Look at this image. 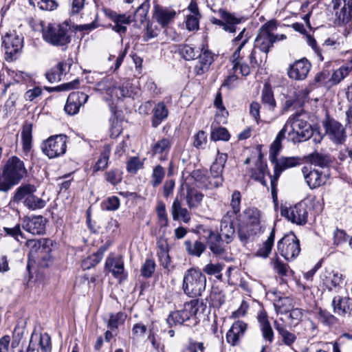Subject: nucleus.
I'll return each mask as SVG.
<instances>
[{
	"label": "nucleus",
	"instance_id": "obj_1",
	"mask_svg": "<svg viewBox=\"0 0 352 352\" xmlns=\"http://www.w3.org/2000/svg\"><path fill=\"white\" fill-rule=\"evenodd\" d=\"M276 21L271 20L263 24L254 40V48L250 54L251 66L256 68L265 61L267 54L273 47L274 43V31L276 30Z\"/></svg>",
	"mask_w": 352,
	"mask_h": 352
},
{
	"label": "nucleus",
	"instance_id": "obj_2",
	"mask_svg": "<svg viewBox=\"0 0 352 352\" xmlns=\"http://www.w3.org/2000/svg\"><path fill=\"white\" fill-rule=\"evenodd\" d=\"M148 10V6L141 4L135 12L134 14L129 12L118 13L111 10L105 11L106 16L113 22L111 29L120 35L126 32V26L133 21L143 23L146 19Z\"/></svg>",
	"mask_w": 352,
	"mask_h": 352
},
{
	"label": "nucleus",
	"instance_id": "obj_3",
	"mask_svg": "<svg viewBox=\"0 0 352 352\" xmlns=\"http://www.w3.org/2000/svg\"><path fill=\"white\" fill-rule=\"evenodd\" d=\"M203 303L198 300H192L184 305L183 309L171 312L166 319L170 327L184 324L194 327L199 322L198 315L204 311Z\"/></svg>",
	"mask_w": 352,
	"mask_h": 352
},
{
	"label": "nucleus",
	"instance_id": "obj_4",
	"mask_svg": "<svg viewBox=\"0 0 352 352\" xmlns=\"http://www.w3.org/2000/svg\"><path fill=\"white\" fill-rule=\"evenodd\" d=\"M41 32L43 40L51 45L67 48L71 42L72 37L67 26L56 23L44 25L41 22Z\"/></svg>",
	"mask_w": 352,
	"mask_h": 352
},
{
	"label": "nucleus",
	"instance_id": "obj_5",
	"mask_svg": "<svg viewBox=\"0 0 352 352\" xmlns=\"http://www.w3.org/2000/svg\"><path fill=\"white\" fill-rule=\"evenodd\" d=\"M287 126L291 128L288 136L294 144L305 142L313 135V126L302 118L300 113H296L290 116L287 120Z\"/></svg>",
	"mask_w": 352,
	"mask_h": 352
},
{
	"label": "nucleus",
	"instance_id": "obj_6",
	"mask_svg": "<svg viewBox=\"0 0 352 352\" xmlns=\"http://www.w3.org/2000/svg\"><path fill=\"white\" fill-rule=\"evenodd\" d=\"M206 286L205 275L196 268H190L184 274L183 278V289L190 297L195 298L201 296Z\"/></svg>",
	"mask_w": 352,
	"mask_h": 352
},
{
	"label": "nucleus",
	"instance_id": "obj_7",
	"mask_svg": "<svg viewBox=\"0 0 352 352\" xmlns=\"http://www.w3.org/2000/svg\"><path fill=\"white\" fill-rule=\"evenodd\" d=\"M277 248L280 255L287 261H292L300 252V241L293 232H291L278 241Z\"/></svg>",
	"mask_w": 352,
	"mask_h": 352
},
{
	"label": "nucleus",
	"instance_id": "obj_8",
	"mask_svg": "<svg viewBox=\"0 0 352 352\" xmlns=\"http://www.w3.org/2000/svg\"><path fill=\"white\" fill-rule=\"evenodd\" d=\"M67 137L64 135L52 136L42 144L43 152L49 157L54 158L63 155L67 149Z\"/></svg>",
	"mask_w": 352,
	"mask_h": 352
},
{
	"label": "nucleus",
	"instance_id": "obj_9",
	"mask_svg": "<svg viewBox=\"0 0 352 352\" xmlns=\"http://www.w3.org/2000/svg\"><path fill=\"white\" fill-rule=\"evenodd\" d=\"M217 12L221 19H217L212 17L210 21L217 25L222 27L223 30L229 33H234L236 31V25L240 24L243 21V17L236 16L227 10L220 8Z\"/></svg>",
	"mask_w": 352,
	"mask_h": 352
},
{
	"label": "nucleus",
	"instance_id": "obj_10",
	"mask_svg": "<svg viewBox=\"0 0 352 352\" xmlns=\"http://www.w3.org/2000/svg\"><path fill=\"white\" fill-rule=\"evenodd\" d=\"M301 172L307 184L311 189L324 185L328 179L327 173L315 168L312 165L303 166Z\"/></svg>",
	"mask_w": 352,
	"mask_h": 352
},
{
	"label": "nucleus",
	"instance_id": "obj_11",
	"mask_svg": "<svg viewBox=\"0 0 352 352\" xmlns=\"http://www.w3.org/2000/svg\"><path fill=\"white\" fill-rule=\"evenodd\" d=\"M3 171L16 184H19L27 174L23 162L16 156L12 157L7 161Z\"/></svg>",
	"mask_w": 352,
	"mask_h": 352
},
{
	"label": "nucleus",
	"instance_id": "obj_12",
	"mask_svg": "<svg viewBox=\"0 0 352 352\" xmlns=\"http://www.w3.org/2000/svg\"><path fill=\"white\" fill-rule=\"evenodd\" d=\"M281 215L297 225H305L307 221L308 212L305 204L299 203L289 208H282Z\"/></svg>",
	"mask_w": 352,
	"mask_h": 352
},
{
	"label": "nucleus",
	"instance_id": "obj_13",
	"mask_svg": "<svg viewBox=\"0 0 352 352\" xmlns=\"http://www.w3.org/2000/svg\"><path fill=\"white\" fill-rule=\"evenodd\" d=\"M326 134L335 144H342L345 141L346 132L344 126L337 120L327 118L324 122Z\"/></svg>",
	"mask_w": 352,
	"mask_h": 352
},
{
	"label": "nucleus",
	"instance_id": "obj_14",
	"mask_svg": "<svg viewBox=\"0 0 352 352\" xmlns=\"http://www.w3.org/2000/svg\"><path fill=\"white\" fill-rule=\"evenodd\" d=\"M89 98L88 95L80 91L72 92L67 100L64 109L70 116L76 114L81 106L84 105Z\"/></svg>",
	"mask_w": 352,
	"mask_h": 352
},
{
	"label": "nucleus",
	"instance_id": "obj_15",
	"mask_svg": "<svg viewBox=\"0 0 352 352\" xmlns=\"http://www.w3.org/2000/svg\"><path fill=\"white\" fill-rule=\"evenodd\" d=\"M320 280L322 286L329 291L337 290L341 288L344 283L342 274L335 270H326L321 274Z\"/></svg>",
	"mask_w": 352,
	"mask_h": 352
},
{
	"label": "nucleus",
	"instance_id": "obj_16",
	"mask_svg": "<svg viewBox=\"0 0 352 352\" xmlns=\"http://www.w3.org/2000/svg\"><path fill=\"white\" fill-rule=\"evenodd\" d=\"M227 159V154L220 153L218 151L215 161L210 167V174L214 179V182L212 184L217 188L221 186L223 184V178L222 173Z\"/></svg>",
	"mask_w": 352,
	"mask_h": 352
},
{
	"label": "nucleus",
	"instance_id": "obj_17",
	"mask_svg": "<svg viewBox=\"0 0 352 352\" xmlns=\"http://www.w3.org/2000/svg\"><path fill=\"white\" fill-rule=\"evenodd\" d=\"M311 64L306 58L296 60L289 66L287 74L292 79L302 80L305 79L310 70Z\"/></svg>",
	"mask_w": 352,
	"mask_h": 352
},
{
	"label": "nucleus",
	"instance_id": "obj_18",
	"mask_svg": "<svg viewBox=\"0 0 352 352\" xmlns=\"http://www.w3.org/2000/svg\"><path fill=\"white\" fill-rule=\"evenodd\" d=\"M333 312L342 317L352 314V298L347 296H336L331 302Z\"/></svg>",
	"mask_w": 352,
	"mask_h": 352
},
{
	"label": "nucleus",
	"instance_id": "obj_19",
	"mask_svg": "<svg viewBox=\"0 0 352 352\" xmlns=\"http://www.w3.org/2000/svg\"><path fill=\"white\" fill-rule=\"evenodd\" d=\"M176 14V11L172 8L160 6L155 7L154 17L162 28H165L173 23Z\"/></svg>",
	"mask_w": 352,
	"mask_h": 352
},
{
	"label": "nucleus",
	"instance_id": "obj_20",
	"mask_svg": "<svg viewBox=\"0 0 352 352\" xmlns=\"http://www.w3.org/2000/svg\"><path fill=\"white\" fill-rule=\"evenodd\" d=\"M234 219L224 215L221 221L220 232L217 235L227 243H231L235 237V229L234 227Z\"/></svg>",
	"mask_w": 352,
	"mask_h": 352
},
{
	"label": "nucleus",
	"instance_id": "obj_21",
	"mask_svg": "<svg viewBox=\"0 0 352 352\" xmlns=\"http://www.w3.org/2000/svg\"><path fill=\"white\" fill-rule=\"evenodd\" d=\"M197 58L198 61L194 67V71L197 75L200 76L208 71L213 62V56L208 50L202 49L199 52Z\"/></svg>",
	"mask_w": 352,
	"mask_h": 352
},
{
	"label": "nucleus",
	"instance_id": "obj_22",
	"mask_svg": "<svg viewBox=\"0 0 352 352\" xmlns=\"http://www.w3.org/2000/svg\"><path fill=\"white\" fill-rule=\"evenodd\" d=\"M3 43L6 54L12 57L22 49L23 38L15 34H9L3 38Z\"/></svg>",
	"mask_w": 352,
	"mask_h": 352
},
{
	"label": "nucleus",
	"instance_id": "obj_23",
	"mask_svg": "<svg viewBox=\"0 0 352 352\" xmlns=\"http://www.w3.org/2000/svg\"><path fill=\"white\" fill-rule=\"evenodd\" d=\"M247 324L241 320L235 321L226 334V340L232 346L239 344V339L247 329Z\"/></svg>",
	"mask_w": 352,
	"mask_h": 352
},
{
	"label": "nucleus",
	"instance_id": "obj_24",
	"mask_svg": "<svg viewBox=\"0 0 352 352\" xmlns=\"http://www.w3.org/2000/svg\"><path fill=\"white\" fill-rule=\"evenodd\" d=\"M104 268L116 278H122L124 277V262L121 258L115 257L113 254H110L106 259Z\"/></svg>",
	"mask_w": 352,
	"mask_h": 352
},
{
	"label": "nucleus",
	"instance_id": "obj_25",
	"mask_svg": "<svg viewBox=\"0 0 352 352\" xmlns=\"http://www.w3.org/2000/svg\"><path fill=\"white\" fill-rule=\"evenodd\" d=\"M171 146L172 140L170 138H164L159 140L152 146V155H158V158L160 161L167 160Z\"/></svg>",
	"mask_w": 352,
	"mask_h": 352
},
{
	"label": "nucleus",
	"instance_id": "obj_26",
	"mask_svg": "<svg viewBox=\"0 0 352 352\" xmlns=\"http://www.w3.org/2000/svg\"><path fill=\"white\" fill-rule=\"evenodd\" d=\"M23 228L32 234H42L45 232V223L43 217H28L23 220Z\"/></svg>",
	"mask_w": 352,
	"mask_h": 352
},
{
	"label": "nucleus",
	"instance_id": "obj_27",
	"mask_svg": "<svg viewBox=\"0 0 352 352\" xmlns=\"http://www.w3.org/2000/svg\"><path fill=\"white\" fill-rule=\"evenodd\" d=\"M113 96L118 99L124 98H131L135 94L134 88L129 80H124L119 82H116L113 87Z\"/></svg>",
	"mask_w": 352,
	"mask_h": 352
},
{
	"label": "nucleus",
	"instance_id": "obj_28",
	"mask_svg": "<svg viewBox=\"0 0 352 352\" xmlns=\"http://www.w3.org/2000/svg\"><path fill=\"white\" fill-rule=\"evenodd\" d=\"M257 320L263 339L269 343H272L274 340V331L268 320L267 314L263 311L260 312L258 314Z\"/></svg>",
	"mask_w": 352,
	"mask_h": 352
},
{
	"label": "nucleus",
	"instance_id": "obj_29",
	"mask_svg": "<svg viewBox=\"0 0 352 352\" xmlns=\"http://www.w3.org/2000/svg\"><path fill=\"white\" fill-rule=\"evenodd\" d=\"M171 214L173 219L177 221L181 219L187 223L190 221V213L187 208L182 207L181 201L176 197L171 206Z\"/></svg>",
	"mask_w": 352,
	"mask_h": 352
},
{
	"label": "nucleus",
	"instance_id": "obj_30",
	"mask_svg": "<svg viewBox=\"0 0 352 352\" xmlns=\"http://www.w3.org/2000/svg\"><path fill=\"white\" fill-rule=\"evenodd\" d=\"M248 218V224L250 227L251 234H256L261 230V212L255 208H249L245 210Z\"/></svg>",
	"mask_w": 352,
	"mask_h": 352
},
{
	"label": "nucleus",
	"instance_id": "obj_31",
	"mask_svg": "<svg viewBox=\"0 0 352 352\" xmlns=\"http://www.w3.org/2000/svg\"><path fill=\"white\" fill-rule=\"evenodd\" d=\"M152 126L157 128L168 116V110L164 102H158L153 109Z\"/></svg>",
	"mask_w": 352,
	"mask_h": 352
},
{
	"label": "nucleus",
	"instance_id": "obj_32",
	"mask_svg": "<svg viewBox=\"0 0 352 352\" xmlns=\"http://www.w3.org/2000/svg\"><path fill=\"white\" fill-rule=\"evenodd\" d=\"M223 239L217 234L210 232L208 236V245L210 251L215 255H222L225 252Z\"/></svg>",
	"mask_w": 352,
	"mask_h": 352
},
{
	"label": "nucleus",
	"instance_id": "obj_33",
	"mask_svg": "<svg viewBox=\"0 0 352 352\" xmlns=\"http://www.w3.org/2000/svg\"><path fill=\"white\" fill-rule=\"evenodd\" d=\"M274 327L278 331L279 336L281 337L283 343L289 347H292L294 342L296 341V335L294 333L287 330L283 324L279 323L276 320L274 322Z\"/></svg>",
	"mask_w": 352,
	"mask_h": 352
},
{
	"label": "nucleus",
	"instance_id": "obj_34",
	"mask_svg": "<svg viewBox=\"0 0 352 352\" xmlns=\"http://www.w3.org/2000/svg\"><path fill=\"white\" fill-rule=\"evenodd\" d=\"M66 67L67 64L65 62H59L46 72V78L51 83L60 81L62 77L66 74Z\"/></svg>",
	"mask_w": 352,
	"mask_h": 352
},
{
	"label": "nucleus",
	"instance_id": "obj_35",
	"mask_svg": "<svg viewBox=\"0 0 352 352\" xmlns=\"http://www.w3.org/2000/svg\"><path fill=\"white\" fill-rule=\"evenodd\" d=\"M274 164V172L281 174L282 172L287 168L295 167L300 164L299 159L295 157H281L272 162Z\"/></svg>",
	"mask_w": 352,
	"mask_h": 352
},
{
	"label": "nucleus",
	"instance_id": "obj_36",
	"mask_svg": "<svg viewBox=\"0 0 352 352\" xmlns=\"http://www.w3.org/2000/svg\"><path fill=\"white\" fill-rule=\"evenodd\" d=\"M36 189L34 185L24 184L19 186L12 198L13 202L19 203L21 201H27L28 198L36 192Z\"/></svg>",
	"mask_w": 352,
	"mask_h": 352
},
{
	"label": "nucleus",
	"instance_id": "obj_37",
	"mask_svg": "<svg viewBox=\"0 0 352 352\" xmlns=\"http://www.w3.org/2000/svg\"><path fill=\"white\" fill-rule=\"evenodd\" d=\"M107 248L102 246L96 252L85 258L81 263L82 268L84 270H87L95 267L100 262Z\"/></svg>",
	"mask_w": 352,
	"mask_h": 352
},
{
	"label": "nucleus",
	"instance_id": "obj_38",
	"mask_svg": "<svg viewBox=\"0 0 352 352\" xmlns=\"http://www.w3.org/2000/svg\"><path fill=\"white\" fill-rule=\"evenodd\" d=\"M316 317L323 325L332 327L338 324L339 320L334 315L321 307L316 309Z\"/></svg>",
	"mask_w": 352,
	"mask_h": 352
},
{
	"label": "nucleus",
	"instance_id": "obj_39",
	"mask_svg": "<svg viewBox=\"0 0 352 352\" xmlns=\"http://www.w3.org/2000/svg\"><path fill=\"white\" fill-rule=\"evenodd\" d=\"M204 195L195 188H188L186 201L190 209L197 208L203 199Z\"/></svg>",
	"mask_w": 352,
	"mask_h": 352
},
{
	"label": "nucleus",
	"instance_id": "obj_40",
	"mask_svg": "<svg viewBox=\"0 0 352 352\" xmlns=\"http://www.w3.org/2000/svg\"><path fill=\"white\" fill-rule=\"evenodd\" d=\"M110 155L111 147L106 144L103 146L100 157L93 167L94 172L102 171L107 168Z\"/></svg>",
	"mask_w": 352,
	"mask_h": 352
},
{
	"label": "nucleus",
	"instance_id": "obj_41",
	"mask_svg": "<svg viewBox=\"0 0 352 352\" xmlns=\"http://www.w3.org/2000/svg\"><path fill=\"white\" fill-rule=\"evenodd\" d=\"M261 101L264 106L270 110H274L276 107V100L274 97V92L269 83L264 85L261 92Z\"/></svg>",
	"mask_w": 352,
	"mask_h": 352
},
{
	"label": "nucleus",
	"instance_id": "obj_42",
	"mask_svg": "<svg viewBox=\"0 0 352 352\" xmlns=\"http://www.w3.org/2000/svg\"><path fill=\"white\" fill-rule=\"evenodd\" d=\"M275 238V228H273L268 236L267 240L263 243L256 251V255L262 258L268 257L274 245Z\"/></svg>",
	"mask_w": 352,
	"mask_h": 352
},
{
	"label": "nucleus",
	"instance_id": "obj_43",
	"mask_svg": "<svg viewBox=\"0 0 352 352\" xmlns=\"http://www.w3.org/2000/svg\"><path fill=\"white\" fill-rule=\"evenodd\" d=\"M44 243H51V240L47 239L28 240L26 245L30 248L29 255L34 258L40 252L43 250Z\"/></svg>",
	"mask_w": 352,
	"mask_h": 352
},
{
	"label": "nucleus",
	"instance_id": "obj_44",
	"mask_svg": "<svg viewBox=\"0 0 352 352\" xmlns=\"http://www.w3.org/2000/svg\"><path fill=\"white\" fill-rule=\"evenodd\" d=\"M32 124L31 122H25L22 127L21 138L23 142V148L24 151L28 152L31 148L32 144Z\"/></svg>",
	"mask_w": 352,
	"mask_h": 352
},
{
	"label": "nucleus",
	"instance_id": "obj_45",
	"mask_svg": "<svg viewBox=\"0 0 352 352\" xmlns=\"http://www.w3.org/2000/svg\"><path fill=\"white\" fill-rule=\"evenodd\" d=\"M184 245L190 255L197 257H199L206 250V245L199 241H196L193 243L190 241H186Z\"/></svg>",
	"mask_w": 352,
	"mask_h": 352
},
{
	"label": "nucleus",
	"instance_id": "obj_46",
	"mask_svg": "<svg viewBox=\"0 0 352 352\" xmlns=\"http://www.w3.org/2000/svg\"><path fill=\"white\" fill-rule=\"evenodd\" d=\"M225 302V295L218 288H213L209 296V303L214 308H219Z\"/></svg>",
	"mask_w": 352,
	"mask_h": 352
},
{
	"label": "nucleus",
	"instance_id": "obj_47",
	"mask_svg": "<svg viewBox=\"0 0 352 352\" xmlns=\"http://www.w3.org/2000/svg\"><path fill=\"white\" fill-rule=\"evenodd\" d=\"M241 192L238 190H234L232 195L230 206L232 207L231 211H228L225 215L234 217L237 213L240 212L241 210Z\"/></svg>",
	"mask_w": 352,
	"mask_h": 352
},
{
	"label": "nucleus",
	"instance_id": "obj_48",
	"mask_svg": "<svg viewBox=\"0 0 352 352\" xmlns=\"http://www.w3.org/2000/svg\"><path fill=\"white\" fill-rule=\"evenodd\" d=\"M200 48H196L189 45H181L179 48V54L186 60L197 58Z\"/></svg>",
	"mask_w": 352,
	"mask_h": 352
},
{
	"label": "nucleus",
	"instance_id": "obj_49",
	"mask_svg": "<svg viewBox=\"0 0 352 352\" xmlns=\"http://www.w3.org/2000/svg\"><path fill=\"white\" fill-rule=\"evenodd\" d=\"M115 84L116 82L112 78L107 77L96 84V89L100 91H104L113 97V87Z\"/></svg>",
	"mask_w": 352,
	"mask_h": 352
},
{
	"label": "nucleus",
	"instance_id": "obj_50",
	"mask_svg": "<svg viewBox=\"0 0 352 352\" xmlns=\"http://www.w3.org/2000/svg\"><path fill=\"white\" fill-rule=\"evenodd\" d=\"M165 173V169L161 165H157L153 168L151 181L153 187H157L162 182Z\"/></svg>",
	"mask_w": 352,
	"mask_h": 352
},
{
	"label": "nucleus",
	"instance_id": "obj_51",
	"mask_svg": "<svg viewBox=\"0 0 352 352\" xmlns=\"http://www.w3.org/2000/svg\"><path fill=\"white\" fill-rule=\"evenodd\" d=\"M105 180L111 184L116 186L122 179V172L118 169H111L104 173Z\"/></svg>",
	"mask_w": 352,
	"mask_h": 352
},
{
	"label": "nucleus",
	"instance_id": "obj_52",
	"mask_svg": "<svg viewBox=\"0 0 352 352\" xmlns=\"http://www.w3.org/2000/svg\"><path fill=\"white\" fill-rule=\"evenodd\" d=\"M30 3L37 6L43 10L52 11L57 8L58 4L55 0H30Z\"/></svg>",
	"mask_w": 352,
	"mask_h": 352
},
{
	"label": "nucleus",
	"instance_id": "obj_53",
	"mask_svg": "<svg viewBox=\"0 0 352 352\" xmlns=\"http://www.w3.org/2000/svg\"><path fill=\"white\" fill-rule=\"evenodd\" d=\"M210 138L213 141H228L230 138V135L226 128L217 127L212 131Z\"/></svg>",
	"mask_w": 352,
	"mask_h": 352
},
{
	"label": "nucleus",
	"instance_id": "obj_54",
	"mask_svg": "<svg viewBox=\"0 0 352 352\" xmlns=\"http://www.w3.org/2000/svg\"><path fill=\"white\" fill-rule=\"evenodd\" d=\"M45 201L41 198L36 197L34 194L30 195L29 198H28L27 201H24V204L29 209L36 210L41 209L45 207Z\"/></svg>",
	"mask_w": 352,
	"mask_h": 352
},
{
	"label": "nucleus",
	"instance_id": "obj_55",
	"mask_svg": "<svg viewBox=\"0 0 352 352\" xmlns=\"http://www.w3.org/2000/svg\"><path fill=\"white\" fill-rule=\"evenodd\" d=\"M156 211L160 226L162 228L167 227L168 225V218L166 211L165 204L162 201L158 202Z\"/></svg>",
	"mask_w": 352,
	"mask_h": 352
},
{
	"label": "nucleus",
	"instance_id": "obj_56",
	"mask_svg": "<svg viewBox=\"0 0 352 352\" xmlns=\"http://www.w3.org/2000/svg\"><path fill=\"white\" fill-rule=\"evenodd\" d=\"M159 250L157 251V256L160 265L164 268H168L170 263V258L168 254V250L164 245H158Z\"/></svg>",
	"mask_w": 352,
	"mask_h": 352
},
{
	"label": "nucleus",
	"instance_id": "obj_57",
	"mask_svg": "<svg viewBox=\"0 0 352 352\" xmlns=\"http://www.w3.org/2000/svg\"><path fill=\"white\" fill-rule=\"evenodd\" d=\"M126 317V316L121 311L111 314L108 322V327L111 329H117L119 325L124 323Z\"/></svg>",
	"mask_w": 352,
	"mask_h": 352
},
{
	"label": "nucleus",
	"instance_id": "obj_58",
	"mask_svg": "<svg viewBox=\"0 0 352 352\" xmlns=\"http://www.w3.org/2000/svg\"><path fill=\"white\" fill-rule=\"evenodd\" d=\"M155 269V263L153 259H146L141 267V275L144 278L152 276Z\"/></svg>",
	"mask_w": 352,
	"mask_h": 352
},
{
	"label": "nucleus",
	"instance_id": "obj_59",
	"mask_svg": "<svg viewBox=\"0 0 352 352\" xmlns=\"http://www.w3.org/2000/svg\"><path fill=\"white\" fill-rule=\"evenodd\" d=\"M142 167L143 162H142L138 157H131L126 163V170L131 174H135L138 170Z\"/></svg>",
	"mask_w": 352,
	"mask_h": 352
},
{
	"label": "nucleus",
	"instance_id": "obj_60",
	"mask_svg": "<svg viewBox=\"0 0 352 352\" xmlns=\"http://www.w3.org/2000/svg\"><path fill=\"white\" fill-rule=\"evenodd\" d=\"M336 15L340 23H347L352 19V11L344 6L339 12H336Z\"/></svg>",
	"mask_w": 352,
	"mask_h": 352
},
{
	"label": "nucleus",
	"instance_id": "obj_61",
	"mask_svg": "<svg viewBox=\"0 0 352 352\" xmlns=\"http://www.w3.org/2000/svg\"><path fill=\"white\" fill-rule=\"evenodd\" d=\"M198 349L201 352H204L205 347L204 343L189 339L188 344L183 348L181 352H197Z\"/></svg>",
	"mask_w": 352,
	"mask_h": 352
},
{
	"label": "nucleus",
	"instance_id": "obj_62",
	"mask_svg": "<svg viewBox=\"0 0 352 352\" xmlns=\"http://www.w3.org/2000/svg\"><path fill=\"white\" fill-rule=\"evenodd\" d=\"M16 184L5 174L3 170L0 173V191L8 192Z\"/></svg>",
	"mask_w": 352,
	"mask_h": 352
},
{
	"label": "nucleus",
	"instance_id": "obj_63",
	"mask_svg": "<svg viewBox=\"0 0 352 352\" xmlns=\"http://www.w3.org/2000/svg\"><path fill=\"white\" fill-rule=\"evenodd\" d=\"M39 346L41 352H51L52 343L51 338L47 333L41 334L39 339Z\"/></svg>",
	"mask_w": 352,
	"mask_h": 352
},
{
	"label": "nucleus",
	"instance_id": "obj_64",
	"mask_svg": "<svg viewBox=\"0 0 352 352\" xmlns=\"http://www.w3.org/2000/svg\"><path fill=\"white\" fill-rule=\"evenodd\" d=\"M120 199L116 196H111L104 201L103 206L105 210L109 211L117 210L120 207Z\"/></svg>",
	"mask_w": 352,
	"mask_h": 352
}]
</instances>
